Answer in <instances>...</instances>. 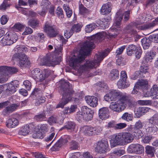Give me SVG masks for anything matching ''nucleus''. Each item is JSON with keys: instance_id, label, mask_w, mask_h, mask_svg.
<instances>
[{"instance_id": "obj_1", "label": "nucleus", "mask_w": 158, "mask_h": 158, "mask_svg": "<svg viewBox=\"0 0 158 158\" xmlns=\"http://www.w3.org/2000/svg\"><path fill=\"white\" fill-rule=\"evenodd\" d=\"M106 32L102 31L98 33L94 36V39L86 41L81 47L77 56L75 55L72 57L69 61V65L74 69L78 67L84 61L87 56L90 54L91 50L94 48V42L95 40L100 42L107 36Z\"/></svg>"}, {"instance_id": "obj_2", "label": "nucleus", "mask_w": 158, "mask_h": 158, "mask_svg": "<svg viewBox=\"0 0 158 158\" xmlns=\"http://www.w3.org/2000/svg\"><path fill=\"white\" fill-rule=\"evenodd\" d=\"M59 92L62 94V98L56 106V108H63L65 104L71 100L75 102L78 101L79 98L80 97V94L75 92L71 88L69 82L62 79L59 81Z\"/></svg>"}, {"instance_id": "obj_3", "label": "nucleus", "mask_w": 158, "mask_h": 158, "mask_svg": "<svg viewBox=\"0 0 158 158\" xmlns=\"http://www.w3.org/2000/svg\"><path fill=\"white\" fill-rule=\"evenodd\" d=\"M134 138L133 135L129 132L119 133L114 135L110 140L111 146L114 147L118 145H126L132 142Z\"/></svg>"}, {"instance_id": "obj_4", "label": "nucleus", "mask_w": 158, "mask_h": 158, "mask_svg": "<svg viewBox=\"0 0 158 158\" xmlns=\"http://www.w3.org/2000/svg\"><path fill=\"white\" fill-rule=\"evenodd\" d=\"M110 51V50L108 48L102 52H100L98 54H96L94 56V61H86L85 64H84L85 68H92L96 65L97 67L99 66L101 61L105 57L107 56Z\"/></svg>"}, {"instance_id": "obj_5", "label": "nucleus", "mask_w": 158, "mask_h": 158, "mask_svg": "<svg viewBox=\"0 0 158 158\" xmlns=\"http://www.w3.org/2000/svg\"><path fill=\"white\" fill-rule=\"evenodd\" d=\"M44 31L49 38L56 37L59 34V31L56 27V26L51 24L48 21L46 22L43 27Z\"/></svg>"}, {"instance_id": "obj_6", "label": "nucleus", "mask_w": 158, "mask_h": 158, "mask_svg": "<svg viewBox=\"0 0 158 158\" xmlns=\"http://www.w3.org/2000/svg\"><path fill=\"white\" fill-rule=\"evenodd\" d=\"M18 71V69L15 67H11L6 66H1L0 67V74L1 76H0V81L4 82L6 80L5 77L9 76V73H15Z\"/></svg>"}, {"instance_id": "obj_7", "label": "nucleus", "mask_w": 158, "mask_h": 158, "mask_svg": "<svg viewBox=\"0 0 158 158\" xmlns=\"http://www.w3.org/2000/svg\"><path fill=\"white\" fill-rule=\"evenodd\" d=\"M58 62L56 57H54L52 55L47 54L41 59L40 64L41 65H46L48 66H54L58 64Z\"/></svg>"}, {"instance_id": "obj_8", "label": "nucleus", "mask_w": 158, "mask_h": 158, "mask_svg": "<svg viewBox=\"0 0 158 158\" xmlns=\"http://www.w3.org/2000/svg\"><path fill=\"white\" fill-rule=\"evenodd\" d=\"M18 39L16 34H9L7 33L1 41L3 46L10 45L15 42Z\"/></svg>"}, {"instance_id": "obj_9", "label": "nucleus", "mask_w": 158, "mask_h": 158, "mask_svg": "<svg viewBox=\"0 0 158 158\" xmlns=\"http://www.w3.org/2000/svg\"><path fill=\"white\" fill-rule=\"evenodd\" d=\"M95 148V151L98 153H106L109 149V144L106 140H102L98 141Z\"/></svg>"}, {"instance_id": "obj_10", "label": "nucleus", "mask_w": 158, "mask_h": 158, "mask_svg": "<svg viewBox=\"0 0 158 158\" xmlns=\"http://www.w3.org/2000/svg\"><path fill=\"white\" fill-rule=\"evenodd\" d=\"M118 101L123 106H125V108L127 105L130 106L133 104V98L130 95L122 93Z\"/></svg>"}, {"instance_id": "obj_11", "label": "nucleus", "mask_w": 158, "mask_h": 158, "mask_svg": "<svg viewBox=\"0 0 158 158\" xmlns=\"http://www.w3.org/2000/svg\"><path fill=\"white\" fill-rule=\"evenodd\" d=\"M122 93L116 90H112L108 94H106L104 96L105 100L107 102L116 101L117 99L119 100Z\"/></svg>"}, {"instance_id": "obj_12", "label": "nucleus", "mask_w": 158, "mask_h": 158, "mask_svg": "<svg viewBox=\"0 0 158 158\" xmlns=\"http://www.w3.org/2000/svg\"><path fill=\"white\" fill-rule=\"evenodd\" d=\"M127 151L131 153L142 154L144 152V148L143 146L139 144H132L129 146Z\"/></svg>"}, {"instance_id": "obj_13", "label": "nucleus", "mask_w": 158, "mask_h": 158, "mask_svg": "<svg viewBox=\"0 0 158 158\" xmlns=\"http://www.w3.org/2000/svg\"><path fill=\"white\" fill-rule=\"evenodd\" d=\"M139 25L137 24L136 23H131L125 27L123 29V32L125 34H129L132 35L136 34V31L135 29V27L139 29Z\"/></svg>"}, {"instance_id": "obj_14", "label": "nucleus", "mask_w": 158, "mask_h": 158, "mask_svg": "<svg viewBox=\"0 0 158 158\" xmlns=\"http://www.w3.org/2000/svg\"><path fill=\"white\" fill-rule=\"evenodd\" d=\"M70 140V137L67 135L64 136V138H60L51 148V150L53 151L58 150L59 148L63 145L67 143L69 140Z\"/></svg>"}, {"instance_id": "obj_15", "label": "nucleus", "mask_w": 158, "mask_h": 158, "mask_svg": "<svg viewBox=\"0 0 158 158\" xmlns=\"http://www.w3.org/2000/svg\"><path fill=\"white\" fill-rule=\"evenodd\" d=\"M32 77L36 81H42L44 80L43 73L41 70L36 68L33 70L31 72Z\"/></svg>"}, {"instance_id": "obj_16", "label": "nucleus", "mask_w": 158, "mask_h": 158, "mask_svg": "<svg viewBox=\"0 0 158 158\" xmlns=\"http://www.w3.org/2000/svg\"><path fill=\"white\" fill-rule=\"evenodd\" d=\"M19 86L18 81L16 80L13 81L11 83L8 84L7 88L6 90V92L8 95L9 94H13L16 92V88H18Z\"/></svg>"}, {"instance_id": "obj_17", "label": "nucleus", "mask_w": 158, "mask_h": 158, "mask_svg": "<svg viewBox=\"0 0 158 158\" xmlns=\"http://www.w3.org/2000/svg\"><path fill=\"white\" fill-rule=\"evenodd\" d=\"M109 107L114 111L118 112H120L125 109V106H123L118 101L111 103Z\"/></svg>"}, {"instance_id": "obj_18", "label": "nucleus", "mask_w": 158, "mask_h": 158, "mask_svg": "<svg viewBox=\"0 0 158 158\" xmlns=\"http://www.w3.org/2000/svg\"><path fill=\"white\" fill-rule=\"evenodd\" d=\"M85 99L87 103L92 107H96L98 104V98L94 96H87Z\"/></svg>"}, {"instance_id": "obj_19", "label": "nucleus", "mask_w": 158, "mask_h": 158, "mask_svg": "<svg viewBox=\"0 0 158 158\" xmlns=\"http://www.w3.org/2000/svg\"><path fill=\"white\" fill-rule=\"evenodd\" d=\"M81 112L84 114L86 115V116L88 119L91 120L92 119L93 115L94 114L93 110L86 106H84L81 108Z\"/></svg>"}, {"instance_id": "obj_20", "label": "nucleus", "mask_w": 158, "mask_h": 158, "mask_svg": "<svg viewBox=\"0 0 158 158\" xmlns=\"http://www.w3.org/2000/svg\"><path fill=\"white\" fill-rule=\"evenodd\" d=\"M98 112L99 117L101 119H105L109 118V110L108 108L102 107L99 110Z\"/></svg>"}, {"instance_id": "obj_21", "label": "nucleus", "mask_w": 158, "mask_h": 158, "mask_svg": "<svg viewBox=\"0 0 158 158\" xmlns=\"http://www.w3.org/2000/svg\"><path fill=\"white\" fill-rule=\"evenodd\" d=\"M19 123L18 120L15 118H10L6 121V126L9 128H13L17 126Z\"/></svg>"}, {"instance_id": "obj_22", "label": "nucleus", "mask_w": 158, "mask_h": 158, "mask_svg": "<svg viewBox=\"0 0 158 158\" xmlns=\"http://www.w3.org/2000/svg\"><path fill=\"white\" fill-rule=\"evenodd\" d=\"M146 126H147L146 131L148 134L152 135H156L157 133L158 128L155 125L151 124V126H150V124H148Z\"/></svg>"}, {"instance_id": "obj_23", "label": "nucleus", "mask_w": 158, "mask_h": 158, "mask_svg": "<svg viewBox=\"0 0 158 158\" xmlns=\"http://www.w3.org/2000/svg\"><path fill=\"white\" fill-rule=\"evenodd\" d=\"M109 2L104 4L102 6L101 10L103 15H105L109 14L111 10V6Z\"/></svg>"}, {"instance_id": "obj_24", "label": "nucleus", "mask_w": 158, "mask_h": 158, "mask_svg": "<svg viewBox=\"0 0 158 158\" xmlns=\"http://www.w3.org/2000/svg\"><path fill=\"white\" fill-rule=\"evenodd\" d=\"M30 64V61L28 60L27 56L22 55L19 60V64L21 67L25 66L27 67Z\"/></svg>"}, {"instance_id": "obj_25", "label": "nucleus", "mask_w": 158, "mask_h": 158, "mask_svg": "<svg viewBox=\"0 0 158 158\" xmlns=\"http://www.w3.org/2000/svg\"><path fill=\"white\" fill-rule=\"evenodd\" d=\"M120 12L116 13L115 19L114 23V27H121V21L123 18V15H120Z\"/></svg>"}, {"instance_id": "obj_26", "label": "nucleus", "mask_w": 158, "mask_h": 158, "mask_svg": "<svg viewBox=\"0 0 158 158\" xmlns=\"http://www.w3.org/2000/svg\"><path fill=\"white\" fill-rule=\"evenodd\" d=\"M139 47L134 44L129 45L127 49V52L128 55L131 56L135 52Z\"/></svg>"}, {"instance_id": "obj_27", "label": "nucleus", "mask_w": 158, "mask_h": 158, "mask_svg": "<svg viewBox=\"0 0 158 158\" xmlns=\"http://www.w3.org/2000/svg\"><path fill=\"white\" fill-rule=\"evenodd\" d=\"M119 77V73L118 71L116 69H112L109 76V78L111 81L117 79Z\"/></svg>"}, {"instance_id": "obj_28", "label": "nucleus", "mask_w": 158, "mask_h": 158, "mask_svg": "<svg viewBox=\"0 0 158 158\" xmlns=\"http://www.w3.org/2000/svg\"><path fill=\"white\" fill-rule=\"evenodd\" d=\"M156 54V52L153 51H151L149 52H148L144 58L145 60L147 63L148 62H151Z\"/></svg>"}, {"instance_id": "obj_29", "label": "nucleus", "mask_w": 158, "mask_h": 158, "mask_svg": "<svg viewBox=\"0 0 158 158\" xmlns=\"http://www.w3.org/2000/svg\"><path fill=\"white\" fill-rule=\"evenodd\" d=\"M29 126L27 124L23 127L19 132V134L20 135L25 136L28 135L30 131Z\"/></svg>"}, {"instance_id": "obj_30", "label": "nucleus", "mask_w": 158, "mask_h": 158, "mask_svg": "<svg viewBox=\"0 0 158 158\" xmlns=\"http://www.w3.org/2000/svg\"><path fill=\"white\" fill-rule=\"evenodd\" d=\"M40 22L37 19H30L28 22V25L32 28L35 29L39 26Z\"/></svg>"}, {"instance_id": "obj_31", "label": "nucleus", "mask_w": 158, "mask_h": 158, "mask_svg": "<svg viewBox=\"0 0 158 158\" xmlns=\"http://www.w3.org/2000/svg\"><path fill=\"white\" fill-rule=\"evenodd\" d=\"M145 152L149 157L154 156L155 148L153 147L148 145L145 147Z\"/></svg>"}, {"instance_id": "obj_32", "label": "nucleus", "mask_w": 158, "mask_h": 158, "mask_svg": "<svg viewBox=\"0 0 158 158\" xmlns=\"http://www.w3.org/2000/svg\"><path fill=\"white\" fill-rule=\"evenodd\" d=\"M151 42L152 41L149 38V37L148 38H144L142 39L141 42L144 49H148L150 45Z\"/></svg>"}, {"instance_id": "obj_33", "label": "nucleus", "mask_w": 158, "mask_h": 158, "mask_svg": "<svg viewBox=\"0 0 158 158\" xmlns=\"http://www.w3.org/2000/svg\"><path fill=\"white\" fill-rule=\"evenodd\" d=\"M148 82L145 80H139L137 82V85L140 89H146L148 86Z\"/></svg>"}, {"instance_id": "obj_34", "label": "nucleus", "mask_w": 158, "mask_h": 158, "mask_svg": "<svg viewBox=\"0 0 158 158\" xmlns=\"http://www.w3.org/2000/svg\"><path fill=\"white\" fill-rule=\"evenodd\" d=\"M76 126V124L73 122H68L66 124L64 127H62L61 129H66L67 130H70L72 131H74Z\"/></svg>"}, {"instance_id": "obj_35", "label": "nucleus", "mask_w": 158, "mask_h": 158, "mask_svg": "<svg viewBox=\"0 0 158 158\" xmlns=\"http://www.w3.org/2000/svg\"><path fill=\"white\" fill-rule=\"evenodd\" d=\"M117 85L119 88L124 89L128 87L130 84L126 82V80L120 79L117 82Z\"/></svg>"}, {"instance_id": "obj_36", "label": "nucleus", "mask_w": 158, "mask_h": 158, "mask_svg": "<svg viewBox=\"0 0 158 158\" xmlns=\"http://www.w3.org/2000/svg\"><path fill=\"white\" fill-rule=\"evenodd\" d=\"M149 70L148 65L147 63H145L143 62L141 65L140 70L143 75L145 76L147 73H148V70Z\"/></svg>"}, {"instance_id": "obj_37", "label": "nucleus", "mask_w": 158, "mask_h": 158, "mask_svg": "<svg viewBox=\"0 0 158 158\" xmlns=\"http://www.w3.org/2000/svg\"><path fill=\"white\" fill-rule=\"evenodd\" d=\"M79 12L81 15H87L89 14L90 13V10L84 7V5L81 4L79 5Z\"/></svg>"}, {"instance_id": "obj_38", "label": "nucleus", "mask_w": 158, "mask_h": 158, "mask_svg": "<svg viewBox=\"0 0 158 158\" xmlns=\"http://www.w3.org/2000/svg\"><path fill=\"white\" fill-rule=\"evenodd\" d=\"M152 96H155L153 98L158 99V86L156 85H153L150 90Z\"/></svg>"}, {"instance_id": "obj_39", "label": "nucleus", "mask_w": 158, "mask_h": 158, "mask_svg": "<svg viewBox=\"0 0 158 158\" xmlns=\"http://www.w3.org/2000/svg\"><path fill=\"white\" fill-rule=\"evenodd\" d=\"M156 25L154 21L151 23H149L147 24H144L143 25L139 26V29L141 30H146L148 29H151L153 28Z\"/></svg>"}, {"instance_id": "obj_40", "label": "nucleus", "mask_w": 158, "mask_h": 158, "mask_svg": "<svg viewBox=\"0 0 158 158\" xmlns=\"http://www.w3.org/2000/svg\"><path fill=\"white\" fill-rule=\"evenodd\" d=\"M86 115L84 114L81 112H78L77 113L76 118L78 120L81 121L84 120L85 121H89L90 120L88 119L86 116Z\"/></svg>"}, {"instance_id": "obj_41", "label": "nucleus", "mask_w": 158, "mask_h": 158, "mask_svg": "<svg viewBox=\"0 0 158 158\" xmlns=\"http://www.w3.org/2000/svg\"><path fill=\"white\" fill-rule=\"evenodd\" d=\"M93 128L94 127L89 126L85 127L84 131V134L89 136L93 135V131H94Z\"/></svg>"}, {"instance_id": "obj_42", "label": "nucleus", "mask_w": 158, "mask_h": 158, "mask_svg": "<svg viewBox=\"0 0 158 158\" xmlns=\"http://www.w3.org/2000/svg\"><path fill=\"white\" fill-rule=\"evenodd\" d=\"M148 108L146 107H140L138 108L136 113L138 114V117H139L141 115L144 114L148 111Z\"/></svg>"}, {"instance_id": "obj_43", "label": "nucleus", "mask_w": 158, "mask_h": 158, "mask_svg": "<svg viewBox=\"0 0 158 158\" xmlns=\"http://www.w3.org/2000/svg\"><path fill=\"white\" fill-rule=\"evenodd\" d=\"M63 8L66 12L67 17L69 18H70L72 15L73 11L70 9L69 6L67 4H64Z\"/></svg>"}, {"instance_id": "obj_44", "label": "nucleus", "mask_w": 158, "mask_h": 158, "mask_svg": "<svg viewBox=\"0 0 158 158\" xmlns=\"http://www.w3.org/2000/svg\"><path fill=\"white\" fill-rule=\"evenodd\" d=\"M97 27V25L95 23H91L86 26L85 31L87 33H90Z\"/></svg>"}, {"instance_id": "obj_45", "label": "nucleus", "mask_w": 158, "mask_h": 158, "mask_svg": "<svg viewBox=\"0 0 158 158\" xmlns=\"http://www.w3.org/2000/svg\"><path fill=\"white\" fill-rule=\"evenodd\" d=\"M150 123L153 125H158V114H155L148 119Z\"/></svg>"}, {"instance_id": "obj_46", "label": "nucleus", "mask_w": 158, "mask_h": 158, "mask_svg": "<svg viewBox=\"0 0 158 158\" xmlns=\"http://www.w3.org/2000/svg\"><path fill=\"white\" fill-rule=\"evenodd\" d=\"M46 118V115L45 113H42L35 115L34 117L35 120L37 122L42 121Z\"/></svg>"}, {"instance_id": "obj_47", "label": "nucleus", "mask_w": 158, "mask_h": 158, "mask_svg": "<svg viewBox=\"0 0 158 158\" xmlns=\"http://www.w3.org/2000/svg\"><path fill=\"white\" fill-rule=\"evenodd\" d=\"M121 118L127 121H132L133 118V115L132 114L125 112L123 114L121 117Z\"/></svg>"}, {"instance_id": "obj_48", "label": "nucleus", "mask_w": 158, "mask_h": 158, "mask_svg": "<svg viewBox=\"0 0 158 158\" xmlns=\"http://www.w3.org/2000/svg\"><path fill=\"white\" fill-rule=\"evenodd\" d=\"M38 129L44 135L48 130V126L47 124H41L38 126Z\"/></svg>"}, {"instance_id": "obj_49", "label": "nucleus", "mask_w": 158, "mask_h": 158, "mask_svg": "<svg viewBox=\"0 0 158 158\" xmlns=\"http://www.w3.org/2000/svg\"><path fill=\"white\" fill-rule=\"evenodd\" d=\"M42 95V91L40 88H35L32 92L31 95L33 97H36L37 98Z\"/></svg>"}, {"instance_id": "obj_50", "label": "nucleus", "mask_w": 158, "mask_h": 158, "mask_svg": "<svg viewBox=\"0 0 158 158\" xmlns=\"http://www.w3.org/2000/svg\"><path fill=\"white\" fill-rule=\"evenodd\" d=\"M37 100L35 102V105L36 106H39L45 102V98L44 96L41 95L37 97Z\"/></svg>"}, {"instance_id": "obj_51", "label": "nucleus", "mask_w": 158, "mask_h": 158, "mask_svg": "<svg viewBox=\"0 0 158 158\" xmlns=\"http://www.w3.org/2000/svg\"><path fill=\"white\" fill-rule=\"evenodd\" d=\"M27 48L24 45H21L19 47L18 49V52L20 54L21 56L22 55H24L25 56H26L25 54L27 51Z\"/></svg>"}, {"instance_id": "obj_52", "label": "nucleus", "mask_w": 158, "mask_h": 158, "mask_svg": "<svg viewBox=\"0 0 158 158\" xmlns=\"http://www.w3.org/2000/svg\"><path fill=\"white\" fill-rule=\"evenodd\" d=\"M78 143L74 140H72L69 144V149L70 150H75L78 149Z\"/></svg>"}, {"instance_id": "obj_53", "label": "nucleus", "mask_w": 158, "mask_h": 158, "mask_svg": "<svg viewBox=\"0 0 158 158\" xmlns=\"http://www.w3.org/2000/svg\"><path fill=\"white\" fill-rule=\"evenodd\" d=\"M44 134L40 131H36L32 135V137L35 139H42L44 137Z\"/></svg>"}, {"instance_id": "obj_54", "label": "nucleus", "mask_w": 158, "mask_h": 158, "mask_svg": "<svg viewBox=\"0 0 158 158\" xmlns=\"http://www.w3.org/2000/svg\"><path fill=\"white\" fill-rule=\"evenodd\" d=\"M82 27L81 25L79 23L76 24H74L71 28V29L73 31V33L76 32H77L80 31L81 30V29Z\"/></svg>"}, {"instance_id": "obj_55", "label": "nucleus", "mask_w": 158, "mask_h": 158, "mask_svg": "<svg viewBox=\"0 0 158 158\" xmlns=\"http://www.w3.org/2000/svg\"><path fill=\"white\" fill-rule=\"evenodd\" d=\"M56 14L57 16L61 18H64V15L63 11L62 9L60 7H58L57 8L56 11Z\"/></svg>"}, {"instance_id": "obj_56", "label": "nucleus", "mask_w": 158, "mask_h": 158, "mask_svg": "<svg viewBox=\"0 0 158 158\" xmlns=\"http://www.w3.org/2000/svg\"><path fill=\"white\" fill-rule=\"evenodd\" d=\"M24 28V26L20 23L15 24L13 27V29L16 31H21Z\"/></svg>"}, {"instance_id": "obj_57", "label": "nucleus", "mask_w": 158, "mask_h": 158, "mask_svg": "<svg viewBox=\"0 0 158 158\" xmlns=\"http://www.w3.org/2000/svg\"><path fill=\"white\" fill-rule=\"evenodd\" d=\"M10 5L7 2L5 1H3V3L0 5V10L2 11H5L9 8Z\"/></svg>"}, {"instance_id": "obj_58", "label": "nucleus", "mask_w": 158, "mask_h": 158, "mask_svg": "<svg viewBox=\"0 0 158 158\" xmlns=\"http://www.w3.org/2000/svg\"><path fill=\"white\" fill-rule=\"evenodd\" d=\"M97 85L98 87H100L101 89H108V87L107 84L103 81L98 82Z\"/></svg>"}, {"instance_id": "obj_59", "label": "nucleus", "mask_w": 158, "mask_h": 158, "mask_svg": "<svg viewBox=\"0 0 158 158\" xmlns=\"http://www.w3.org/2000/svg\"><path fill=\"white\" fill-rule=\"evenodd\" d=\"M134 79H136L137 78H142L145 77V76L143 75L140 70L138 71L135 72L134 74Z\"/></svg>"}, {"instance_id": "obj_60", "label": "nucleus", "mask_w": 158, "mask_h": 158, "mask_svg": "<svg viewBox=\"0 0 158 158\" xmlns=\"http://www.w3.org/2000/svg\"><path fill=\"white\" fill-rule=\"evenodd\" d=\"M149 38L152 42L158 43V34H153L149 36Z\"/></svg>"}, {"instance_id": "obj_61", "label": "nucleus", "mask_w": 158, "mask_h": 158, "mask_svg": "<svg viewBox=\"0 0 158 158\" xmlns=\"http://www.w3.org/2000/svg\"><path fill=\"white\" fill-rule=\"evenodd\" d=\"M116 122L115 121H111L108 123L107 127L108 128H112L116 130Z\"/></svg>"}, {"instance_id": "obj_62", "label": "nucleus", "mask_w": 158, "mask_h": 158, "mask_svg": "<svg viewBox=\"0 0 158 158\" xmlns=\"http://www.w3.org/2000/svg\"><path fill=\"white\" fill-rule=\"evenodd\" d=\"M19 106V104H13L8 106L11 112L14 111Z\"/></svg>"}, {"instance_id": "obj_63", "label": "nucleus", "mask_w": 158, "mask_h": 158, "mask_svg": "<svg viewBox=\"0 0 158 158\" xmlns=\"http://www.w3.org/2000/svg\"><path fill=\"white\" fill-rule=\"evenodd\" d=\"M73 33L71 29L69 30H66L64 33V36L66 38L68 39L73 35Z\"/></svg>"}, {"instance_id": "obj_64", "label": "nucleus", "mask_w": 158, "mask_h": 158, "mask_svg": "<svg viewBox=\"0 0 158 158\" xmlns=\"http://www.w3.org/2000/svg\"><path fill=\"white\" fill-rule=\"evenodd\" d=\"M136 58L137 59H139L141 56L142 53V51L139 47L135 52Z\"/></svg>"}]
</instances>
